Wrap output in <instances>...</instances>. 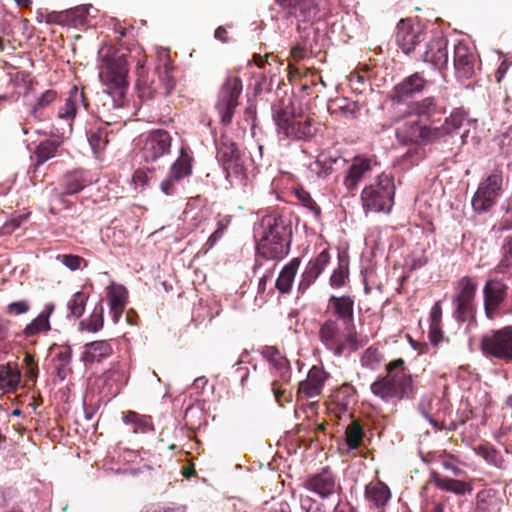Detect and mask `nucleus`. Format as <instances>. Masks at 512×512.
Listing matches in <instances>:
<instances>
[{
  "mask_svg": "<svg viewBox=\"0 0 512 512\" xmlns=\"http://www.w3.org/2000/svg\"><path fill=\"white\" fill-rule=\"evenodd\" d=\"M104 48L99 50L102 65L99 67V77L104 89L98 94L97 123L87 131V139L92 152L99 157L109 143L107 127L117 123L121 118V111L127 99L128 89V63L124 54L114 52L103 56Z\"/></svg>",
  "mask_w": 512,
  "mask_h": 512,
  "instance_id": "1",
  "label": "nucleus"
},
{
  "mask_svg": "<svg viewBox=\"0 0 512 512\" xmlns=\"http://www.w3.org/2000/svg\"><path fill=\"white\" fill-rule=\"evenodd\" d=\"M327 318L320 325V342L334 356L340 357L358 349L354 326V301L349 296H331L327 306Z\"/></svg>",
  "mask_w": 512,
  "mask_h": 512,
  "instance_id": "2",
  "label": "nucleus"
},
{
  "mask_svg": "<svg viewBox=\"0 0 512 512\" xmlns=\"http://www.w3.org/2000/svg\"><path fill=\"white\" fill-rule=\"evenodd\" d=\"M257 253L267 260H280L290 251L291 223L282 216L267 215L256 230Z\"/></svg>",
  "mask_w": 512,
  "mask_h": 512,
  "instance_id": "3",
  "label": "nucleus"
},
{
  "mask_svg": "<svg viewBox=\"0 0 512 512\" xmlns=\"http://www.w3.org/2000/svg\"><path fill=\"white\" fill-rule=\"evenodd\" d=\"M395 189L394 177L391 174L381 173L376 176L362 190L361 202L364 211L389 213L394 204Z\"/></svg>",
  "mask_w": 512,
  "mask_h": 512,
  "instance_id": "4",
  "label": "nucleus"
},
{
  "mask_svg": "<svg viewBox=\"0 0 512 512\" xmlns=\"http://www.w3.org/2000/svg\"><path fill=\"white\" fill-rule=\"evenodd\" d=\"M272 116L278 133L289 139L308 141L318 130V123L303 113L273 110Z\"/></svg>",
  "mask_w": 512,
  "mask_h": 512,
  "instance_id": "5",
  "label": "nucleus"
},
{
  "mask_svg": "<svg viewBox=\"0 0 512 512\" xmlns=\"http://www.w3.org/2000/svg\"><path fill=\"white\" fill-rule=\"evenodd\" d=\"M504 192V175L499 167L484 175L475 191L471 205L478 214L489 212L501 198Z\"/></svg>",
  "mask_w": 512,
  "mask_h": 512,
  "instance_id": "6",
  "label": "nucleus"
},
{
  "mask_svg": "<svg viewBox=\"0 0 512 512\" xmlns=\"http://www.w3.org/2000/svg\"><path fill=\"white\" fill-rule=\"evenodd\" d=\"M216 149V158L222 165L226 173V179L231 187L235 185L245 186L248 179L247 172L236 144L230 140L223 139L216 142Z\"/></svg>",
  "mask_w": 512,
  "mask_h": 512,
  "instance_id": "7",
  "label": "nucleus"
},
{
  "mask_svg": "<svg viewBox=\"0 0 512 512\" xmlns=\"http://www.w3.org/2000/svg\"><path fill=\"white\" fill-rule=\"evenodd\" d=\"M480 345L486 357L512 362V326L486 333Z\"/></svg>",
  "mask_w": 512,
  "mask_h": 512,
  "instance_id": "8",
  "label": "nucleus"
},
{
  "mask_svg": "<svg viewBox=\"0 0 512 512\" xmlns=\"http://www.w3.org/2000/svg\"><path fill=\"white\" fill-rule=\"evenodd\" d=\"M87 106L88 104L84 93L76 86H73L64 104L59 107L57 112V121L59 123L57 133L59 136L66 137L71 134L72 124L76 114L81 110H86Z\"/></svg>",
  "mask_w": 512,
  "mask_h": 512,
  "instance_id": "9",
  "label": "nucleus"
},
{
  "mask_svg": "<svg viewBox=\"0 0 512 512\" xmlns=\"http://www.w3.org/2000/svg\"><path fill=\"white\" fill-rule=\"evenodd\" d=\"M241 92L242 81L238 77H228L222 85L216 104L222 123L229 124L232 121Z\"/></svg>",
  "mask_w": 512,
  "mask_h": 512,
  "instance_id": "10",
  "label": "nucleus"
},
{
  "mask_svg": "<svg viewBox=\"0 0 512 512\" xmlns=\"http://www.w3.org/2000/svg\"><path fill=\"white\" fill-rule=\"evenodd\" d=\"M172 137L166 130L150 131L144 138L140 158L146 163H153L170 153Z\"/></svg>",
  "mask_w": 512,
  "mask_h": 512,
  "instance_id": "11",
  "label": "nucleus"
},
{
  "mask_svg": "<svg viewBox=\"0 0 512 512\" xmlns=\"http://www.w3.org/2000/svg\"><path fill=\"white\" fill-rule=\"evenodd\" d=\"M440 130L420 125L417 121L406 122L397 128L395 135L403 145L422 144L439 140Z\"/></svg>",
  "mask_w": 512,
  "mask_h": 512,
  "instance_id": "12",
  "label": "nucleus"
},
{
  "mask_svg": "<svg viewBox=\"0 0 512 512\" xmlns=\"http://www.w3.org/2000/svg\"><path fill=\"white\" fill-rule=\"evenodd\" d=\"M477 291V284L471 277H462L457 282L456 294L453 298L455 305V317L459 321H464L473 311V303Z\"/></svg>",
  "mask_w": 512,
  "mask_h": 512,
  "instance_id": "13",
  "label": "nucleus"
},
{
  "mask_svg": "<svg viewBox=\"0 0 512 512\" xmlns=\"http://www.w3.org/2000/svg\"><path fill=\"white\" fill-rule=\"evenodd\" d=\"M305 488L321 498H327L341 490L339 482L328 467L309 477L305 482Z\"/></svg>",
  "mask_w": 512,
  "mask_h": 512,
  "instance_id": "14",
  "label": "nucleus"
},
{
  "mask_svg": "<svg viewBox=\"0 0 512 512\" xmlns=\"http://www.w3.org/2000/svg\"><path fill=\"white\" fill-rule=\"evenodd\" d=\"M507 286L499 279L488 280L483 288L484 310L487 318L494 319L499 306L506 298Z\"/></svg>",
  "mask_w": 512,
  "mask_h": 512,
  "instance_id": "15",
  "label": "nucleus"
},
{
  "mask_svg": "<svg viewBox=\"0 0 512 512\" xmlns=\"http://www.w3.org/2000/svg\"><path fill=\"white\" fill-rule=\"evenodd\" d=\"M396 39L402 51L405 54H410L424 39V35L419 24H414L408 19H402L397 25Z\"/></svg>",
  "mask_w": 512,
  "mask_h": 512,
  "instance_id": "16",
  "label": "nucleus"
},
{
  "mask_svg": "<svg viewBox=\"0 0 512 512\" xmlns=\"http://www.w3.org/2000/svg\"><path fill=\"white\" fill-rule=\"evenodd\" d=\"M404 361L397 359L390 362L387 366L388 374L386 379L390 381L391 385L399 390V399L410 397L413 393L412 378L409 372L405 370Z\"/></svg>",
  "mask_w": 512,
  "mask_h": 512,
  "instance_id": "17",
  "label": "nucleus"
},
{
  "mask_svg": "<svg viewBox=\"0 0 512 512\" xmlns=\"http://www.w3.org/2000/svg\"><path fill=\"white\" fill-rule=\"evenodd\" d=\"M379 163L374 158L357 156L352 160L344 177V185L348 190H354L363 178L373 172Z\"/></svg>",
  "mask_w": 512,
  "mask_h": 512,
  "instance_id": "18",
  "label": "nucleus"
},
{
  "mask_svg": "<svg viewBox=\"0 0 512 512\" xmlns=\"http://www.w3.org/2000/svg\"><path fill=\"white\" fill-rule=\"evenodd\" d=\"M453 64L457 78L469 79L475 73L476 57L467 45L459 42L454 46Z\"/></svg>",
  "mask_w": 512,
  "mask_h": 512,
  "instance_id": "19",
  "label": "nucleus"
},
{
  "mask_svg": "<svg viewBox=\"0 0 512 512\" xmlns=\"http://www.w3.org/2000/svg\"><path fill=\"white\" fill-rule=\"evenodd\" d=\"M447 39L436 37L430 40L421 54L424 62L431 63L437 69H442L448 64Z\"/></svg>",
  "mask_w": 512,
  "mask_h": 512,
  "instance_id": "20",
  "label": "nucleus"
},
{
  "mask_svg": "<svg viewBox=\"0 0 512 512\" xmlns=\"http://www.w3.org/2000/svg\"><path fill=\"white\" fill-rule=\"evenodd\" d=\"M329 260L330 255L327 250H323L315 258L311 259L301 274L299 290L305 291L308 289L324 271Z\"/></svg>",
  "mask_w": 512,
  "mask_h": 512,
  "instance_id": "21",
  "label": "nucleus"
},
{
  "mask_svg": "<svg viewBox=\"0 0 512 512\" xmlns=\"http://www.w3.org/2000/svg\"><path fill=\"white\" fill-rule=\"evenodd\" d=\"M262 356L269 362L271 371L282 382H288L291 377L289 361L274 346H265L261 351Z\"/></svg>",
  "mask_w": 512,
  "mask_h": 512,
  "instance_id": "22",
  "label": "nucleus"
},
{
  "mask_svg": "<svg viewBox=\"0 0 512 512\" xmlns=\"http://www.w3.org/2000/svg\"><path fill=\"white\" fill-rule=\"evenodd\" d=\"M107 298L112 321L117 324L126 307L128 291L123 285L113 283L107 287Z\"/></svg>",
  "mask_w": 512,
  "mask_h": 512,
  "instance_id": "23",
  "label": "nucleus"
},
{
  "mask_svg": "<svg viewBox=\"0 0 512 512\" xmlns=\"http://www.w3.org/2000/svg\"><path fill=\"white\" fill-rule=\"evenodd\" d=\"M409 111L410 114L431 119L437 115L445 113L446 107L442 99L430 96L420 101L411 103L409 106Z\"/></svg>",
  "mask_w": 512,
  "mask_h": 512,
  "instance_id": "24",
  "label": "nucleus"
},
{
  "mask_svg": "<svg viewBox=\"0 0 512 512\" xmlns=\"http://www.w3.org/2000/svg\"><path fill=\"white\" fill-rule=\"evenodd\" d=\"M280 5L287 6L293 10L297 18H302L305 22H311L319 15L320 8L315 0H277Z\"/></svg>",
  "mask_w": 512,
  "mask_h": 512,
  "instance_id": "25",
  "label": "nucleus"
},
{
  "mask_svg": "<svg viewBox=\"0 0 512 512\" xmlns=\"http://www.w3.org/2000/svg\"><path fill=\"white\" fill-rule=\"evenodd\" d=\"M113 352L111 344L106 340H98L87 343L81 354V361L85 365L100 362L109 357Z\"/></svg>",
  "mask_w": 512,
  "mask_h": 512,
  "instance_id": "26",
  "label": "nucleus"
},
{
  "mask_svg": "<svg viewBox=\"0 0 512 512\" xmlns=\"http://www.w3.org/2000/svg\"><path fill=\"white\" fill-rule=\"evenodd\" d=\"M426 85L427 81L419 73H414L395 87L396 97L399 101H405L422 92Z\"/></svg>",
  "mask_w": 512,
  "mask_h": 512,
  "instance_id": "27",
  "label": "nucleus"
},
{
  "mask_svg": "<svg viewBox=\"0 0 512 512\" xmlns=\"http://www.w3.org/2000/svg\"><path fill=\"white\" fill-rule=\"evenodd\" d=\"M211 216V209L200 200L189 202L184 211V221L190 229L198 228Z\"/></svg>",
  "mask_w": 512,
  "mask_h": 512,
  "instance_id": "28",
  "label": "nucleus"
},
{
  "mask_svg": "<svg viewBox=\"0 0 512 512\" xmlns=\"http://www.w3.org/2000/svg\"><path fill=\"white\" fill-rule=\"evenodd\" d=\"M326 380V373L323 369L313 366L306 378L299 384V391L309 398H313L321 393L324 382Z\"/></svg>",
  "mask_w": 512,
  "mask_h": 512,
  "instance_id": "29",
  "label": "nucleus"
},
{
  "mask_svg": "<svg viewBox=\"0 0 512 512\" xmlns=\"http://www.w3.org/2000/svg\"><path fill=\"white\" fill-rule=\"evenodd\" d=\"M137 87L139 97L144 101L153 99L155 95L160 92L161 88L163 89L162 93L164 95H168L170 93V91L166 92L164 85L159 82V77L158 74L156 73V69L154 70L151 76L140 75L137 80Z\"/></svg>",
  "mask_w": 512,
  "mask_h": 512,
  "instance_id": "30",
  "label": "nucleus"
},
{
  "mask_svg": "<svg viewBox=\"0 0 512 512\" xmlns=\"http://www.w3.org/2000/svg\"><path fill=\"white\" fill-rule=\"evenodd\" d=\"M431 480L439 489L458 496L470 494L473 491V487L470 483L443 477L437 472L431 474Z\"/></svg>",
  "mask_w": 512,
  "mask_h": 512,
  "instance_id": "31",
  "label": "nucleus"
},
{
  "mask_svg": "<svg viewBox=\"0 0 512 512\" xmlns=\"http://www.w3.org/2000/svg\"><path fill=\"white\" fill-rule=\"evenodd\" d=\"M54 311V304L47 303L44 306L43 311L31 321L23 330V334L26 338L34 337L39 333H47L51 330L50 316Z\"/></svg>",
  "mask_w": 512,
  "mask_h": 512,
  "instance_id": "32",
  "label": "nucleus"
},
{
  "mask_svg": "<svg viewBox=\"0 0 512 512\" xmlns=\"http://www.w3.org/2000/svg\"><path fill=\"white\" fill-rule=\"evenodd\" d=\"M157 60L156 73L159 77V82L165 87L166 92L171 91L175 86L174 78L171 75L172 67L170 65V59L168 55V49L157 48Z\"/></svg>",
  "mask_w": 512,
  "mask_h": 512,
  "instance_id": "33",
  "label": "nucleus"
},
{
  "mask_svg": "<svg viewBox=\"0 0 512 512\" xmlns=\"http://www.w3.org/2000/svg\"><path fill=\"white\" fill-rule=\"evenodd\" d=\"M193 156L189 148L182 146L177 159L172 163L169 172L173 179L182 180L192 174Z\"/></svg>",
  "mask_w": 512,
  "mask_h": 512,
  "instance_id": "34",
  "label": "nucleus"
},
{
  "mask_svg": "<svg viewBox=\"0 0 512 512\" xmlns=\"http://www.w3.org/2000/svg\"><path fill=\"white\" fill-rule=\"evenodd\" d=\"M90 183L91 179H89L88 173L84 170H75L67 173L62 179L63 194H76Z\"/></svg>",
  "mask_w": 512,
  "mask_h": 512,
  "instance_id": "35",
  "label": "nucleus"
},
{
  "mask_svg": "<svg viewBox=\"0 0 512 512\" xmlns=\"http://www.w3.org/2000/svg\"><path fill=\"white\" fill-rule=\"evenodd\" d=\"M299 266L300 259L293 258L282 268L275 283L281 293H288L291 290Z\"/></svg>",
  "mask_w": 512,
  "mask_h": 512,
  "instance_id": "36",
  "label": "nucleus"
},
{
  "mask_svg": "<svg viewBox=\"0 0 512 512\" xmlns=\"http://www.w3.org/2000/svg\"><path fill=\"white\" fill-rule=\"evenodd\" d=\"M366 499L376 507H383L389 501L391 494L387 485L378 481L371 482L365 487Z\"/></svg>",
  "mask_w": 512,
  "mask_h": 512,
  "instance_id": "37",
  "label": "nucleus"
},
{
  "mask_svg": "<svg viewBox=\"0 0 512 512\" xmlns=\"http://www.w3.org/2000/svg\"><path fill=\"white\" fill-rule=\"evenodd\" d=\"M371 392L385 402L399 399V390H396L386 377H380L370 386Z\"/></svg>",
  "mask_w": 512,
  "mask_h": 512,
  "instance_id": "38",
  "label": "nucleus"
},
{
  "mask_svg": "<svg viewBox=\"0 0 512 512\" xmlns=\"http://www.w3.org/2000/svg\"><path fill=\"white\" fill-rule=\"evenodd\" d=\"M95 10L92 5L84 4L74 8L65 10V15L61 16L66 18L67 26H83L87 22V16L90 15V11Z\"/></svg>",
  "mask_w": 512,
  "mask_h": 512,
  "instance_id": "39",
  "label": "nucleus"
},
{
  "mask_svg": "<svg viewBox=\"0 0 512 512\" xmlns=\"http://www.w3.org/2000/svg\"><path fill=\"white\" fill-rule=\"evenodd\" d=\"M466 113L462 109H455L448 118H446L445 123L441 126H435L434 129L440 130L439 139L444 135L452 133L458 129H460L464 122L466 121Z\"/></svg>",
  "mask_w": 512,
  "mask_h": 512,
  "instance_id": "40",
  "label": "nucleus"
},
{
  "mask_svg": "<svg viewBox=\"0 0 512 512\" xmlns=\"http://www.w3.org/2000/svg\"><path fill=\"white\" fill-rule=\"evenodd\" d=\"M501 258L495 272L498 274H511L512 273V236H508L504 239L501 246Z\"/></svg>",
  "mask_w": 512,
  "mask_h": 512,
  "instance_id": "41",
  "label": "nucleus"
},
{
  "mask_svg": "<svg viewBox=\"0 0 512 512\" xmlns=\"http://www.w3.org/2000/svg\"><path fill=\"white\" fill-rule=\"evenodd\" d=\"M123 421L125 424L132 425L136 433H147L154 430L150 417L140 415L134 411L125 413Z\"/></svg>",
  "mask_w": 512,
  "mask_h": 512,
  "instance_id": "42",
  "label": "nucleus"
},
{
  "mask_svg": "<svg viewBox=\"0 0 512 512\" xmlns=\"http://www.w3.org/2000/svg\"><path fill=\"white\" fill-rule=\"evenodd\" d=\"M104 307L102 301H99L94 307L90 317L86 321H81L80 325L84 326L89 332H98L103 328L104 324Z\"/></svg>",
  "mask_w": 512,
  "mask_h": 512,
  "instance_id": "43",
  "label": "nucleus"
},
{
  "mask_svg": "<svg viewBox=\"0 0 512 512\" xmlns=\"http://www.w3.org/2000/svg\"><path fill=\"white\" fill-rule=\"evenodd\" d=\"M88 295L82 291H78L72 295L70 300L67 302V309L69 311L68 317L80 318L84 312Z\"/></svg>",
  "mask_w": 512,
  "mask_h": 512,
  "instance_id": "44",
  "label": "nucleus"
},
{
  "mask_svg": "<svg viewBox=\"0 0 512 512\" xmlns=\"http://www.w3.org/2000/svg\"><path fill=\"white\" fill-rule=\"evenodd\" d=\"M57 98V92L49 89L42 92L36 100V103L30 109V115L34 118H40L42 110L50 106Z\"/></svg>",
  "mask_w": 512,
  "mask_h": 512,
  "instance_id": "45",
  "label": "nucleus"
},
{
  "mask_svg": "<svg viewBox=\"0 0 512 512\" xmlns=\"http://www.w3.org/2000/svg\"><path fill=\"white\" fill-rule=\"evenodd\" d=\"M59 144L54 140H46L41 142L36 149L35 156L37 164H43L56 155Z\"/></svg>",
  "mask_w": 512,
  "mask_h": 512,
  "instance_id": "46",
  "label": "nucleus"
},
{
  "mask_svg": "<svg viewBox=\"0 0 512 512\" xmlns=\"http://www.w3.org/2000/svg\"><path fill=\"white\" fill-rule=\"evenodd\" d=\"M346 445L347 451L357 449L363 438V430L361 426L353 422L346 428Z\"/></svg>",
  "mask_w": 512,
  "mask_h": 512,
  "instance_id": "47",
  "label": "nucleus"
},
{
  "mask_svg": "<svg viewBox=\"0 0 512 512\" xmlns=\"http://www.w3.org/2000/svg\"><path fill=\"white\" fill-rule=\"evenodd\" d=\"M475 453L485 459L488 464L499 467L502 463V458L498 451L491 445H479L474 448Z\"/></svg>",
  "mask_w": 512,
  "mask_h": 512,
  "instance_id": "48",
  "label": "nucleus"
},
{
  "mask_svg": "<svg viewBox=\"0 0 512 512\" xmlns=\"http://www.w3.org/2000/svg\"><path fill=\"white\" fill-rule=\"evenodd\" d=\"M58 261L61 262L62 265H64L66 268H68L71 271H76L82 269V267L86 266V261L84 258L73 255V254H63L58 255L56 257Z\"/></svg>",
  "mask_w": 512,
  "mask_h": 512,
  "instance_id": "49",
  "label": "nucleus"
},
{
  "mask_svg": "<svg viewBox=\"0 0 512 512\" xmlns=\"http://www.w3.org/2000/svg\"><path fill=\"white\" fill-rule=\"evenodd\" d=\"M310 169L320 178L327 177L333 171V168H331V165L327 161V155L325 154L319 155L317 159L310 165Z\"/></svg>",
  "mask_w": 512,
  "mask_h": 512,
  "instance_id": "50",
  "label": "nucleus"
},
{
  "mask_svg": "<svg viewBox=\"0 0 512 512\" xmlns=\"http://www.w3.org/2000/svg\"><path fill=\"white\" fill-rule=\"evenodd\" d=\"M106 379L108 381H113L116 385V389L114 391L115 394L119 392L121 386H123L126 381V371L120 367H113L106 373Z\"/></svg>",
  "mask_w": 512,
  "mask_h": 512,
  "instance_id": "51",
  "label": "nucleus"
},
{
  "mask_svg": "<svg viewBox=\"0 0 512 512\" xmlns=\"http://www.w3.org/2000/svg\"><path fill=\"white\" fill-rule=\"evenodd\" d=\"M26 220V217L23 216H17L10 218L7 220L0 228V234L1 235H10L15 230H17L23 223V221Z\"/></svg>",
  "mask_w": 512,
  "mask_h": 512,
  "instance_id": "52",
  "label": "nucleus"
},
{
  "mask_svg": "<svg viewBox=\"0 0 512 512\" xmlns=\"http://www.w3.org/2000/svg\"><path fill=\"white\" fill-rule=\"evenodd\" d=\"M179 181V179H173L172 173L169 172L168 176L160 183V189L165 195L172 196L178 191L177 184Z\"/></svg>",
  "mask_w": 512,
  "mask_h": 512,
  "instance_id": "53",
  "label": "nucleus"
},
{
  "mask_svg": "<svg viewBox=\"0 0 512 512\" xmlns=\"http://www.w3.org/2000/svg\"><path fill=\"white\" fill-rule=\"evenodd\" d=\"M141 512H186V508L181 505L170 504L167 506L148 505Z\"/></svg>",
  "mask_w": 512,
  "mask_h": 512,
  "instance_id": "54",
  "label": "nucleus"
},
{
  "mask_svg": "<svg viewBox=\"0 0 512 512\" xmlns=\"http://www.w3.org/2000/svg\"><path fill=\"white\" fill-rule=\"evenodd\" d=\"M30 310V304L26 300L11 302L7 305L6 311L11 315L25 314Z\"/></svg>",
  "mask_w": 512,
  "mask_h": 512,
  "instance_id": "55",
  "label": "nucleus"
},
{
  "mask_svg": "<svg viewBox=\"0 0 512 512\" xmlns=\"http://www.w3.org/2000/svg\"><path fill=\"white\" fill-rule=\"evenodd\" d=\"M300 505L304 512H325L322 505L309 496H301Z\"/></svg>",
  "mask_w": 512,
  "mask_h": 512,
  "instance_id": "56",
  "label": "nucleus"
},
{
  "mask_svg": "<svg viewBox=\"0 0 512 512\" xmlns=\"http://www.w3.org/2000/svg\"><path fill=\"white\" fill-rule=\"evenodd\" d=\"M348 277V272L342 267L335 269L330 277V285L335 288L342 287Z\"/></svg>",
  "mask_w": 512,
  "mask_h": 512,
  "instance_id": "57",
  "label": "nucleus"
},
{
  "mask_svg": "<svg viewBox=\"0 0 512 512\" xmlns=\"http://www.w3.org/2000/svg\"><path fill=\"white\" fill-rule=\"evenodd\" d=\"M442 466L444 469L451 471L455 476H461L465 473L464 470L458 466L457 460L452 456L443 460Z\"/></svg>",
  "mask_w": 512,
  "mask_h": 512,
  "instance_id": "58",
  "label": "nucleus"
},
{
  "mask_svg": "<svg viewBox=\"0 0 512 512\" xmlns=\"http://www.w3.org/2000/svg\"><path fill=\"white\" fill-rule=\"evenodd\" d=\"M336 110H340L345 116H353L356 109V104L353 102H348L346 99L341 100L340 102L335 103Z\"/></svg>",
  "mask_w": 512,
  "mask_h": 512,
  "instance_id": "59",
  "label": "nucleus"
},
{
  "mask_svg": "<svg viewBox=\"0 0 512 512\" xmlns=\"http://www.w3.org/2000/svg\"><path fill=\"white\" fill-rule=\"evenodd\" d=\"M442 338V331L440 324H430L429 339L433 345H437Z\"/></svg>",
  "mask_w": 512,
  "mask_h": 512,
  "instance_id": "60",
  "label": "nucleus"
},
{
  "mask_svg": "<svg viewBox=\"0 0 512 512\" xmlns=\"http://www.w3.org/2000/svg\"><path fill=\"white\" fill-rule=\"evenodd\" d=\"M442 317V308L439 302H436L430 310V324H440Z\"/></svg>",
  "mask_w": 512,
  "mask_h": 512,
  "instance_id": "61",
  "label": "nucleus"
},
{
  "mask_svg": "<svg viewBox=\"0 0 512 512\" xmlns=\"http://www.w3.org/2000/svg\"><path fill=\"white\" fill-rule=\"evenodd\" d=\"M57 359L60 360L63 365H68L72 359V349L70 346L63 347L56 355Z\"/></svg>",
  "mask_w": 512,
  "mask_h": 512,
  "instance_id": "62",
  "label": "nucleus"
},
{
  "mask_svg": "<svg viewBox=\"0 0 512 512\" xmlns=\"http://www.w3.org/2000/svg\"><path fill=\"white\" fill-rule=\"evenodd\" d=\"M427 262H428V259L423 253H420L419 255H417L416 253H413L411 256V263H410L411 269L421 268Z\"/></svg>",
  "mask_w": 512,
  "mask_h": 512,
  "instance_id": "63",
  "label": "nucleus"
},
{
  "mask_svg": "<svg viewBox=\"0 0 512 512\" xmlns=\"http://www.w3.org/2000/svg\"><path fill=\"white\" fill-rule=\"evenodd\" d=\"M65 15V11H62V12H53L51 14H49L48 16V19H47V22L49 23H55V24H58V25H62V26H67V20L66 18H62L60 16H64Z\"/></svg>",
  "mask_w": 512,
  "mask_h": 512,
  "instance_id": "64",
  "label": "nucleus"
}]
</instances>
